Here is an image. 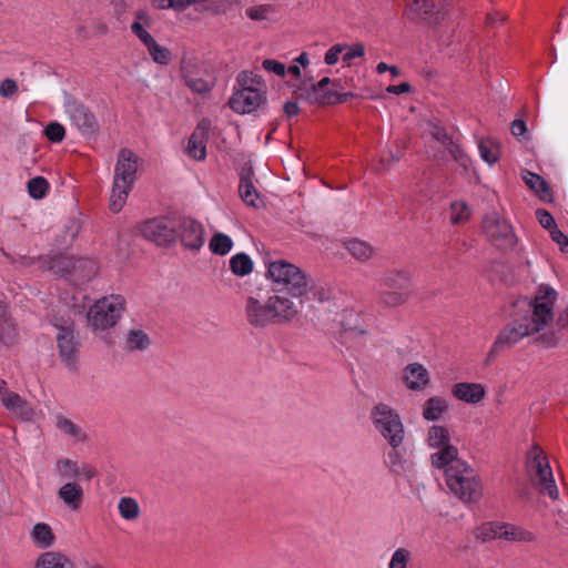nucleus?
Wrapping results in <instances>:
<instances>
[{"label": "nucleus", "mask_w": 568, "mask_h": 568, "mask_svg": "<svg viewBox=\"0 0 568 568\" xmlns=\"http://www.w3.org/2000/svg\"><path fill=\"white\" fill-rule=\"evenodd\" d=\"M266 276L272 281L274 292L286 293L301 301L308 296V292L313 287V280L310 275L284 260L268 263Z\"/></svg>", "instance_id": "nucleus-3"}, {"label": "nucleus", "mask_w": 568, "mask_h": 568, "mask_svg": "<svg viewBox=\"0 0 568 568\" xmlns=\"http://www.w3.org/2000/svg\"><path fill=\"white\" fill-rule=\"evenodd\" d=\"M410 292L404 291H395V290H384L379 293V303L389 308H394L403 305Z\"/></svg>", "instance_id": "nucleus-38"}, {"label": "nucleus", "mask_w": 568, "mask_h": 568, "mask_svg": "<svg viewBox=\"0 0 568 568\" xmlns=\"http://www.w3.org/2000/svg\"><path fill=\"white\" fill-rule=\"evenodd\" d=\"M265 102L263 90H237L231 97L229 104L237 113H251Z\"/></svg>", "instance_id": "nucleus-17"}, {"label": "nucleus", "mask_w": 568, "mask_h": 568, "mask_svg": "<svg viewBox=\"0 0 568 568\" xmlns=\"http://www.w3.org/2000/svg\"><path fill=\"white\" fill-rule=\"evenodd\" d=\"M55 427L60 433L71 437L75 442H85L88 439L87 433L80 425L61 414L55 416Z\"/></svg>", "instance_id": "nucleus-28"}, {"label": "nucleus", "mask_w": 568, "mask_h": 568, "mask_svg": "<svg viewBox=\"0 0 568 568\" xmlns=\"http://www.w3.org/2000/svg\"><path fill=\"white\" fill-rule=\"evenodd\" d=\"M239 90H262L261 78L252 71H243L237 77Z\"/></svg>", "instance_id": "nucleus-44"}, {"label": "nucleus", "mask_w": 568, "mask_h": 568, "mask_svg": "<svg viewBox=\"0 0 568 568\" xmlns=\"http://www.w3.org/2000/svg\"><path fill=\"white\" fill-rule=\"evenodd\" d=\"M523 180L526 185L544 201H550L551 192L547 182L538 174L530 171L523 172Z\"/></svg>", "instance_id": "nucleus-29"}, {"label": "nucleus", "mask_w": 568, "mask_h": 568, "mask_svg": "<svg viewBox=\"0 0 568 568\" xmlns=\"http://www.w3.org/2000/svg\"><path fill=\"white\" fill-rule=\"evenodd\" d=\"M450 221L454 224H459L467 221L470 216V210L465 202H454L450 205Z\"/></svg>", "instance_id": "nucleus-47"}, {"label": "nucleus", "mask_w": 568, "mask_h": 568, "mask_svg": "<svg viewBox=\"0 0 568 568\" xmlns=\"http://www.w3.org/2000/svg\"><path fill=\"white\" fill-rule=\"evenodd\" d=\"M244 314L247 323L255 328H263L274 324L268 300L263 303L256 297L248 296L245 301Z\"/></svg>", "instance_id": "nucleus-15"}, {"label": "nucleus", "mask_w": 568, "mask_h": 568, "mask_svg": "<svg viewBox=\"0 0 568 568\" xmlns=\"http://www.w3.org/2000/svg\"><path fill=\"white\" fill-rule=\"evenodd\" d=\"M345 49H346V44H342V43L331 47L328 49V51L325 53V58H324L325 63L328 65L335 64L338 61L339 55L341 54L343 55V52L345 51Z\"/></svg>", "instance_id": "nucleus-56"}, {"label": "nucleus", "mask_w": 568, "mask_h": 568, "mask_svg": "<svg viewBox=\"0 0 568 568\" xmlns=\"http://www.w3.org/2000/svg\"><path fill=\"white\" fill-rule=\"evenodd\" d=\"M254 171L252 165L245 164L241 169L239 193L243 202L253 207L258 206V193L253 184Z\"/></svg>", "instance_id": "nucleus-21"}, {"label": "nucleus", "mask_w": 568, "mask_h": 568, "mask_svg": "<svg viewBox=\"0 0 568 568\" xmlns=\"http://www.w3.org/2000/svg\"><path fill=\"white\" fill-rule=\"evenodd\" d=\"M312 294L313 298L318 302H325L329 298V291H327L324 286H317L313 282V287L310 290L308 295Z\"/></svg>", "instance_id": "nucleus-61"}, {"label": "nucleus", "mask_w": 568, "mask_h": 568, "mask_svg": "<svg viewBox=\"0 0 568 568\" xmlns=\"http://www.w3.org/2000/svg\"><path fill=\"white\" fill-rule=\"evenodd\" d=\"M527 468L532 484L539 491L551 499H557L558 489L551 468L546 454L538 445H534L527 454Z\"/></svg>", "instance_id": "nucleus-6"}, {"label": "nucleus", "mask_w": 568, "mask_h": 568, "mask_svg": "<svg viewBox=\"0 0 568 568\" xmlns=\"http://www.w3.org/2000/svg\"><path fill=\"white\" fill-rule=\"evenodd\" d=\"M474 536L477 540L480 541L498 538V524H484L474 531Z\"/></svg>", "instance_id": "nucleus-49"}, {"label": "nucleus", "mask_w": 568, "mask_h": 568, "mask_svg": "<svg viewBox=\"0 0 568 568\" xmlns=\"http://www.w3.org/2000/svg\"><path fill=\"white\" fill-rule=\"evenodd\" d=\"M209 134V123L206 121H202L195 128L193 133L191 134L187 145L186 153L190 158L196 161H203L206 156V139Z\"/></svg>", "instance_id": "nucleus-19"}, {"label": "nucleus", "mask_w": 568, "mask_h": 568, "mask_svg": "<svg viewBox=\"0 0 568 568\" xmlns=\"http://www.w3.org/2000/svg\"><path fill=\"white\" fill-rule=\"evenodd\" d=\"M428 445L439 450H445L448 447H454L449 444V432L444 426L434 425L429 427L426 436Z\"/></svg>", "instance_id": "nucleus-31"}, {"label": "nucleus", "mask_w": 568, "mask_h": 568, "mask_svg": "<svg viewBox=\"0 0 568 568\" xmlns=\"http://www.w3.org/2000/svg\"><path fill=\"white\" fill-rule=\"evenodd\" d=\"M125 300L121 295H110L99 300L88 313V321L94 331L114 326L122 316Z\"/></svg>", "instance_id": "nucleus-7"}, {"label": "nucleus", "mask_w": 568, "mask_h": 568, "mask_svg": "<svg viewBox=\"0 0 568 568\" xmlns=\"http://www.w3.org/2000/svg\"><path fill=\"white\" fill-rule=\"evenodd\" d=\"M480 158L488 164L496 163L500 158L499 143L493 139H481L478 143Z\"/></svg>", "instance_id": "nucleus-35"}, {"label": "nucleus", "mask_w": 568, "mask_h": 568, "mask_svg": "<svg viewBox=\"0 0 568 568\" xmlns=\"http://www.w3.org/2000/svg\"><path fill=\"white\" fill-rule=\"evenodd\" d=\"M149 27H142L139 23H132L130 27L132 33L135 34L145 47L154 41L153 37L146 30Z\"/></svg>", "instance_id": "nucleus-57"}, {"label": "nucleus", "mask_w": 568, "mask_h": 568, "mask_svg": "<svg viewBox=\"0 0 568 568\" xmlns=\"http://www.w3.org/2000/svg\"><path fill=\"white\" fill-rule=\"evenodd\" d=\"M550 236L554 242H556L559 245V248L561 252L567 253L568 252V237L556 227H552L550 231Z\"/></svg>", "instance_id": "nucleus-58"}, {"label": "nucleus", "mask_w": 568, "mask_h": 568, "mask_svg": "<svg viewBox=\"0 0 568 568\" xmlns=\"http://www.w3.org/2000/svg\"><path fill=\"white\" fill-rule=\"evenodd\" d=\"M1 402L6 409L10 410L16 417L22 420H30L33 416V407L19 394L11 392L6 394Z\"/></svg>", "instance_id": "nucleus-24"}, {"label": "nucleus", "mask_w": 568, "mask_h": 568, "mask_svg": "<svg viewBox=\"0 0 568 568\" xmlns=\"http://www.w3.org/2000/svg\"><path fill=\"white\" fill-rule=\"evenodd\" d=\"M62 557L59 552H45L39 557L36 568H58Z\"/></svg>", "instance_id": "nucleus-53"}, {"label": "nucleus", "mask_w": 568, "mask_h": 568, "mask_svg": "<svg viewBox=\"0 0 568 568\" xmlns=\"http://www.w3.org/2000/svg\"><path fill=\"white\" fill-rule=\"evenodd\" d=\"M386 90L393 94H402L408 92L410 90V85L407 82H403L397 85H389Z\"/></svg>", "instance_id": "nucleus-64"}, {"label": "nucleus", "mask_w": 568, "mask_h": 568, "mask_svg": "<svg viewBox=\"0 0 568 568\" xmlns=\"http://www.w3.org/2000/svg\"><path fill=\"white\" fill-rule=\"evenodd\" d=\"M151 341L141 329H132L128 333L125 348L128 351H144L149 347Z\"/></svg>", "instance_id": "nucleus-41"}, {"label": "nucleus", "mask_w": 568, "mask_h": 568, "mask_svg": "<svg viewBox=\"0 0 568 568\" xmlns=\"http://www.w3.org/2000/svg\"><path fill=\"white\" fill-rule=\"evenodd\" d=\"M18 84L11 79L7 78L0 82V97L11 99L18 93Z\"/></svg>", "instance_id": "nucleus-55"}, {"label": "nucleus", "mask_w": 568, "mask_h": 568, "mask_svg": "<svg viewBox=\"0 0 568 568\" xmlns=\"http://www.w3.org/2000/svg\"><path fill=\"white\" fill-rule=\"evenodd\" d=\"M57 341L61 359L68 367H74L77 341L71 325L58 327Z\"/></svg>", "instance_id": "nucleus-18"}, {"label": "nucleus", "mask_w": 568, "mask_h": 568, "mask_svg": "<svg viewBox=\"0 0 568 568\" xmlns=\"http://www.w3.org/2000/svg\"><path fill=\"white\" fill-rule=\"evenodd\" d=\"M98 273V265L90 258H74L71 281L82 283L91 280Z\"/></svg>", "instance_id": "nucleus-27"}, {"label": "nucleus", "mask_w": 568, "mask_h": 568, "mask_svg": "<svg viewBox=\"0 0 568 568\" xmlns=\"http://www.w3.org/2000/svg\"><path fill=\"white\" fill-rule=\"evenodd\" d=\"M268 301L274 324H285L297 317L304 298L295 302L282 293L275 292V294L268 297Z\"/></svg>", "instance_id": "nucleus-14"}, {"label": "nucleus", "mask_w": 568, "mask_h": 568, "mask_svg": "<svg viewBox=\"0 0 568 568\" xmlns=\"http://www.w3.org/2000/svg\"><path fill=\"white\" fill-rule=\"evenodd\" d=\"M57 471L63 479H79L80 466L71 459H59L55 464Z\"/></svg>", "instance_id": "nucleus-43"}, {"label": "nucleus", "mask_w": 568, "mask_h": 568, "mask_svg": "<svg viewBox=\"0 0 568 568\" xmlns=\"http://www.w3.org/2000/svg\"><path fill=\"white\" fill-rule=\"evenodd\" d=\"M31 539L38 548L44 549L53 545L55 537L48 524L38 523L31 530Z\"/></svg>", "instance_id": "nucleus-30"}, {"label": "nucleus", "mask_w": 568, "mask_h": 568, "mask_svg": "<svg viewBox=\"0 0 568 568\" xmlns=\"http://www.w3.org/2000/svg\"><path fill=\"white\" fill-rule=\"evenodd\" d=\"M403 381L407 388L412 390H423L428 386L430 376L424 365L420 363H410L403 369Z\"/></svg>", "instance_id": "nucleus-20"}, {"label": "nucleus", "mask_w": 568, "mask_h": 568, "mask_svg": "<svg viewBox=\"0 0 568 568\" xmlns=\"http://www.w3.org/2000/svg\"><path fill=\"white\" fill-rule=\"evenodd\" d=\"M452 394L458 400L475 405L484 399L486 389L480 383L462 382L453 385Z\"/></svg>", "instance_id": "nucleus-22"}, {"label": "nucleus", "mask_w": 568, "mask_h": 568, "mask_svg": "<svg viewBox=\"0 0 568 568\" xmlns=\"http://www.w3.org/2000/svg\"><path fill=\"white\" fill-rule=\"evenodd\" d=\"M483 229L488 240L498 248L508 250L515 246L516 235L511 225L497 213H490L484 219Z\"/></svg>", "instance_id": "nucleus-9"}, {"label": "nucleus", "mask_w": 568, "mask_h": 568, "mask_svg": "<svg viewBox=\"0 0 568 568\" xmlns=\"http://www.w3.org/2000/svg\"><path fill=\"white\" fill-rule=\"evenodd\" d=\"M64 111L71 123L85 136L94 135L99 130L95 115L82 102L67 97Z\"/></svg>", "instance_id": "nucleus-10"}, {"label": "nucleus", "mask_w": 568, "mask_h": 568, "mask_svg": "<svg viewBox=\"0 0 568 568\" xmlns=\"http://www.w3.org/2000/svg\"><path fill=\"white\" fill-rule=\"evenodd\" d=\"M118 511L126 521H135L141 516L140 505L133 497H121L118 503Z\"/></svg>", "instance_id": "nucleus-34"}, {"label": "nucleus", "mask_w": 568, "mask_h": 568, "mask_svg": "<svg viewBox=\"0 0 568 568\" xmlns=\"http://www.w3.org/2000/svg\"><path fill=\"white\" fill-rule=\"evenodd\" d=\"M381 284L386 290L410 292V282L408 273L399 270L385 272L381 277Z\"/></svg>", "instance_id": "nucleus-25"}, {"label": "nucleus", "mask_w": 568, "mask_h": 568, "mask_svg": "<svg viewBox=\"0 0 568 568\" xmlns=\"http://www.w3.org/2000/svg\"><path fill=\"white\" fill-rule=\"evenodd\" d=\"M297 97L311 104H334V91L323 89L316 84H313L311 89L300 88Z\"/></svg>", "instance_id": "nucleus-26"}, {"label": "nucleus", "mask_w": 568, "mask_h": 568, "mask_svg": "<svg viewBox=\"0 0 568 568\" xmlns=\"http://www.w3.org/2000/svg\"><path fill=\"white\" fill-rule=\"evenodd\" d=\"M253 261L245 253H237L230 260V268L236 276H245L253 271Z\"/></svg>", "instance_id": "nucleus-37"}, {"label": "nucleus", "mask_w": 568, "mask_h": 568, "mask_svg": "<svg viewBox=\"0 0 568 568\" xmlns=\"http://www.w3.org/2000/svg\"><path fill=\"white\" fill-rule=\"evenodd\" d=\"M146 49L149 51V54L151 55L152 60L155 62V63H159V64H168L170 59H171V53L170 51L158 44L156 41H152L149 45H146Z\"/></svg>", "instance_id": "nucleus-46"}, {"label": "nucleus", "mask_w": 568, "mask_h": 568, "mask_svg": "<svg viewBox=\"0 0 568 568\" xmlns=\"http://www.w3.org/2000/svg\"><path fill=\"white\" fill-rule=\"evenodd\" d=\"M510 130L515 136H520L526 133L527 126L524 120L516 119L513 121Z\"/></svg>", "instance_id": "nucleus-63"}, {"label": "nucleus", "mask_w": 568, "mask_h": 568, "mask_svg": "<svg viewBox=\"0 0 568 568\" xmlns=\"http://www.w3.org/2000/svg\"><path fill=\"white\" fill-rule=\"evenodd\" d=\"M58 497L69 510L77 511L82 506L84 491L79 484L68 481L59 488Z\"/></svg>", "instance_id": "nucleus-23"}, {"label": "nucleus", "mask_w": 568, "mask_h": 568, "mask_svg": "<svg viewBox=\"0 0 568 568\" xmlns=\"http://www.w3.org/2000/svg\"><path fill=\"white\" fill-rule=\"evenodd\" d=\"M445 2L446 0H408L405 14L414 21L437 23L445 18Z\"/></svg>", "instance_id": "nucleus-11"}, {"label": "nucleus", "mask_w": 568, "mask_h": 568, "mask_svg": "<svg viewBox=\"0 0 568 568\" xmlns=\"http://www.w3.org/2000/svg\"><path fill=\"white\" fill-rule=\"evenodd\" d=\"M181 73L185 85L194 93L203 94L213 88L206 65L195 58H183Z\"/></svg>", "instance_id": "nucleus-8"}, {"label": "nucleus", "mask_w": 568, "mask_h": 568, "mask_svg": "<svg viewBox=\"0 0 568 568\" xmlns=\"http://www.w3.org/2000/svg\"><path fill=\"white\" fill-rule=\"evenodd\" d=\"M44 135L51 142H61L65 136L64 126L58 122H51L45 126Z\"/></svg>", "instance_id": "nucleus-51"}, {"label": "nucleus", "mask_w": 568, "mask_h": 568, "mask_svg": "<svg viewBox=\"0 0 568 568\" xmlns=\"http://www.w3.org/2000/svg\"><path fill=\"white\" fill-rule=\"evenodd\" d=\"M432 465L445 470L449 490L463 503H477L483 494V485L476 470L458 458L456 447H448L430 456Z\"/></svg>", "instance_id": "nucleus-2"}, {"label": "nucleus", "mask_w": 568, "mask_h": 568, "mask_svg": "<svg viewBox=\"0 0 568 568\" xmlns=\"http://www.w3.org/2000/svg\"><path fill=\"white\" fill-rule=\"evenodd\" d=\"M49 189L48 181L42 176H36L28 182V192L31 197L39 200L44 197Z\"/></svg>", "instance_id": "nucleus-45"}, {"label": "nucleus", "mask_w": 568, "mask_h": 568, "mask_svg": "<svg viewBox=\"0 0 568 568\" xmlns=\"http://www.w3.org/2000/svg\"><path fill=\"white\" fill-rule=\"evenodd\" d=\"M556 291L548 285H540L536 296L527 302L523 314L508 323L497 335L486 364L491 362L501 351L510 348L526 337H534V343L544 347H555L560 337L551 328L554 323V304Z\"/></svg>", "instance_id": "nucleus-1"}, {"label": "nucleus", "mask_w": 568, "mask_h": 568, "mask_svg": "<svg viewBox=\"0 0 568 568\" xmlns=\"http://www.w3.org/2000/svg\"><path fill=\"white\" fill-rule=\"evenodd\" d=\"M232 247H233L232 239L229 235L221 233V232H216L212 236V239L210 240V243H209V248L211 250V252L213 254L221 255V256H224L227 253H230Z\"/></svg>", "instance_id": "nucleus-40"}, {"label": "nucleus", "mask_w": 568, "mask_h": 568, "mask_svg": "<svg viewBox=\"0 0 568 568\" xmlns=\"http://www.w3.org/2000/svg\"><path fill=\"white\" fill-rule=\"evenodd\" d=\"M73 263L74 257L72 256H59L53 261L51 268L55 273H59L62 276L71 278Z\"/></svg>", "instance_id": "nucleus-48"}, {"label": "nucleus", "mask_w": 568, "mask_h": 568, "mask_svg": "<svg viewBox=\"0 0 568 568\" xmlns=\"http://www.w3.org/2000/svg\"><path fill=\"white\" fill-rule=\"evenodd\" d=\"M365 54V45L361 42L348 45L346 44V49L343 52L342 60L349 64L353 59L362 58Z\"/></svg>", "instance_id": "nucleus-54"}, {"label": "nucleus", "mask_w": 568, "mask_h": 568, "mask_svg": "<svg viewBox=\"0 0 568 568\" xmlns=\"http://www.w3.org/2000/svg\"><path fill=\"white\" fill-rule=\"evenodd\" d=\"M263 68L270 72H274L280 77H284L286 72V68L283 63L277 62L275 60H264L262 63Z\"/></svg>", "instance_id": "nucleus-60"}, {"label": "nucleus", "mask_w": 568, "mask_h": 568, "mask_svg": "<svg viewBox=\"0 0 568 568\" xmlns=\"http://www.w3.org/2000/svg\"><path fill=\"white\" fill-rule=\"evenodd\" d=\"M133 23H139L142 27H151L152 26V19L148 11L145 10H138L135 12V20Z\"/></svg>", "instance_id": "nucleus-62"}, {"label": "nucleus", "mask_w": 568, "mask_h": 568, "mask_svg": "<svg viewBox=\"0 0 568 568\" xmlns=\"http://www.w3.org/2000/svg\"><path fill=\"white\" fill-rule=\"evenodd\" d=\"M429 134L433 139L438 141L443 146L447 149L452 158L458 163L460 168L467 171L471 164V160L464 152L457 141L448 135L446 130L439 125H432Z\"/></svg>", "instance_id": "nucleus-16"}, {"label": "nucleus", "mask_w": 568, "mask_h": 568, "mask_svg": "<svg viewBox=\"0 0 568 568\" xmlns=\"http://www.w3.org/2000/svg\"><path fill=\"white\" fill-rule=\"evenodd\" d=\"M498 538L511 541H530L534 539V535L514 525L498 524Z\"/></svg>", "instance_id": "nucleus-33"}, {"label": "nucleus", "mask_w": 568, "mask_h": 568, "mask_svg": "<svg viewBox=\"0 0 568 568\" xmlns=\"http://www.w3.org/2000/svg\"><path fill=\"white\" fill-rule=\"evenodd\" d=\"M140 232L159 246H170L176 241L175 224L168 219L149 220L140 226Z\"/></svg>", "instance_id": "nucleus-12"}, {"label": "nucleus", "mask_w": 568, "mask_h": 568, "mask_svg": "<svg viewBox=\"0 0 568 568\" xmlns=\"http://www.w3.org/2000/svg\"><path fill=\"white\" fill-rule=\"evenodd\" d=\"M140 158L130 149H121L114 168L110 209L118 213L126 202L136 180Z\"/></svg>", "instance_id": "nucleus-4"}, {"label": "nucleus", "mask_w": 568, "mask_h": 568, "mask_svg": "<svg viewBox=\"0 0 568 568\" xmlns=\"http://www.w3.org/2000/svg\"><path fill=\"white\" fill-rule=\"evenodd\" d=\"M176 239H180L184 248L199 251L204 244V227L194 219L184 217L176 225Z\"/></svg>", "instance_id": "nucleus-13"}, {"label": "nucleus", "mask_w": 568, "mask_h": 568, "mask_svg": "<svg viewBox=\"0 0 568 568\" xmlns=\"http://www.w3.org/2000/svg\"><path fill=\"white\" fill-rule=\"evenodd\" d=\"M448 409V403L443 397L428 398L423 408V417L427 420H438Z\"/></svg>", "instance_id": "nucleus-32"}, {"label": "nucleus", "mask_w": 568, "mask_h": 568, "mask_svg": "<svg viewBox=\"0 0 568 568\" xmlns=\"http://www.w3.org/2000/svg\"><path fill=\"white\" fill-rule=\"evenodd\" d=\"M17 336L14 324L6 308L0 307V343L11 344L14 342Z\"/></svg>", "instance_id": "nucleus-36"}, {"label": "nucleus", "mask_w": 568, "mask_h": 568, "mask_svg": "<svg viewBox=\"0 0 568 568\" xmlns=\"http://www.w3.org/2000/svg\"><path fill=\"white\" fill-rule=\"evenodd\" d=\"M410 559V552L405 548H398L394 551L388 568H407Z\"/></svg>", "instance_id": "nucleus-52"}, {"label": "nucleus", "mask_w": 568, "mask_h": 568, "mask_svg": "<svg viewBox=\"0 0 568 568\" xmlns=\"http://www.w3.org/2000/svg\"><path fill=\"white\" fill-rule=\"evenodd\" d=\"M273 7L270 4H262L256 7H251L246 9V16L255 21H262L270 18V14L273 13Z\"/></svg>", "instance_id": "nucleus-50"}, {"label": "nucleus", "mask_w": 568, "mask_h": 568, "mask_svg": "<svg viewBox=\"0 0 568 568\" xmlns=\"http://www.w3.org/2000/svg\"><path fill=\"white\" fill-rule=\"evenodd\" d=\"M386 464L395 474H403L409 469V464L399 453L398 447H390V450L387 453Z\"/></svg>", "instance_id": "nucleus-42"}, {"label": "nucleus", "mask_w": 568, "mask_h": 568, "mask_svg": "<svg viewBox=\"0 0 568 568\" xmlns=\"http://www.w3.org/2000/svg\"><path fill=\"white\" fill-rule=\"evenodd\" d=\"M376 432L389 444L399 447L404 442L405 428L399 414L388 404L378 403L369 412Z\"/></svg>", "instance_id": "nucleus-5"}, {"label": "nucleus", "mask_w": 568, "mask_h": 568, "mask_svg": "<svg viewBox=\"0 0 568 568\" xmlns=\"http://www.w3.org/2000/svg\"><path fill=\"white\" fill-rule=\"evenodd\" d=\"M536 216L538 219V222L540 223V225L547 230H551L552 227H556V223H555V220L552 217V215L546 211V210H542V209H539L536 211Z\"/></svg>", "instance_id": "nucleus-59"}, {"label": "nucleus", "mask_w": 568, "mask_h": 568, "mask_svg": "<svg viewBox=\"0 0 568 568\" xmlns=\"http://www.w3.org/2000/svg\"><path fill=\"white\" fill-rule=\"evenodd\" d=\"M345 248L356 260L362 262L368 261L373 255V247L366 242L359 240H349L345 242Z\"/></svg>", "instance_id": "nucleus-39"}]
</instances>
